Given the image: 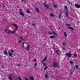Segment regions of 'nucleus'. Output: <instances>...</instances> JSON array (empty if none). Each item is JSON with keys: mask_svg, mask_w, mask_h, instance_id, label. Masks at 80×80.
I'll return each instance as SVG.
<instances>
[{"mask_svg": "<svg viewBox=\"0 0 80 80\" xmlns=\"http://www.w3.org/2000/svg\"><path fill=\"white\" fill-rule=\"evenodd\" d=\"M46 4V2H44V5L45 8H46L47 10H48V9H49V7H48V6L45 5Z\"/></svg>", "mask_w": 80, "mask_h": 80, "instance_id": "nucleus-1", "label": "nucleus"}, {"mask_svg": "<svg viewBox=\"0 0 80 80\" xmlns=\"http://www.w3.org/2000/svg\"><path fill=\"white\" fill-rule=\"evenodd\" d=\"M65 55L66 56H67L68 57H69V58H70V57H71L72 56V54H71V53H66Z\"/></svg>", "mask_w": 80, "mask_h": 80, "instance_id": "nucleus-2", "label": "nucleus"}, {"mask_svg": "<svg viewBox=\"0 0 80 80\" xmlns=\"http://www.w3.org/2000/svg\"><path fill=\"white\" fill-rule=\"evenodd\" d=\"M5 31L6 32H7V33H11V30H10L8 29H5Z\"/></svg>", "mask_w": 80, "mask_h": 80, "instance_id": "nucleus-3", "label": "nucleus"}, {"mask_svg": "<svg viewBox=\"0 0 80 80\" xmlns=\"http://www.w3.org/2000/svg\"><path fill=\"white\" fill-rule=\"evenodd\" d=\"M13 26H14V27H15V30H17L18 28V26H17V25H16V24H13Z\"/></svg>", "mask_w": 80, "mask_h": 80, "instance_id": "nucleus-4", "label": "nucleus"}, {"mask_svg": "<svg viewBox=\"0 0 80 80\" xmlns=\"http://www.w3.org/2000/svg\"><path fill=\"white\" fill-rule=\"evenodd\" d=\"M57 63L56 62H54L52 64V65L53 67H57Z\"/></svg>", "mask_w": 80, "mask_h": 80, "instance_id": "nucleus-5", "label": "nucleus"}, {"mask_svg": "<svg viewBox=\"0 0 80 80\" xmlns=\"http://www.w3.org/2000/svg\"><path fill=\"white\" fill-rule=\"evenodd\" d=\"M30 45H29V44H27V48L28 50H30Z\"/></svg>", "mask_w": 80, "mask_h": 80, "instance_id": "nucleus-6", "label": "nucleus"}, {"mask_svg": "<svg viewBox=\"0 0 80 80\" xmlns=\"http://www.w3.org/2000/svg\"><path fill=\"white\" fill-rule=\"evenodd\" d=\"M47 60V57L46 56L44 58V59H43V60L42 61V62H45V61H46V60Z\"/></svg>", "mask_w": 80, "mask_h": 80, "instance_id": "nucleus-7", "label": "nucleus"}, {"mask_svg": "<svg viewBox=\"0 0 80 80\" xmlns=\"http://www.w3.org/2000/svg\"><path fill=\"white\" fill-rule=\"evenodd\" d=\"M8 54L9 57H13V55H12V54L10 52H8Z\"/></svg>", "mask_w": 80, "mask_h": 80, "instance_id": "nucleus-8", "label": "nucleus"}, {"mask_svg": "<svg viewBox=\"0 0 80 80\" xmlns=\"http://www.w3.org/2000/svg\"><path fill=\"white\" fill-rule=\"evenodd\" d=\"M75 7L78 8H80V5L77 4H76L75 5Z\"/></svg>", "mask_w": 80, "mask_h": 80, "instance_id": "nucleus-9", "label": "nucleus"}, {"mask_svg": "<svg viewBox=\"0 0 80 80\" xmlns=\"http://www.w3.org/2000/svg\"><path fill=\"white\" fill-rule=\"evenodd\" d=\"M20 39L21 40H23V41H25V39L23 38L21 36H20L19 37Z\"/></svg>", "mask_w": 80, "mask_h": 80, "instance_id": "nucleus-10", "label": "nucleus"}, {"mask_svg": "<svg viewBox=\"0 0 80 80\" xmlns=\"http://www.w3.org/2000/svg\"><path fill=\"white\" fill-rule=\"evenodd\" d=\"M4 53L5 55H8V52H7V50H5L4 52Z\"/></svg>", "mask_w": 80, "mask_h": 80, "instance_id": "nucleus-11", "label": "nucleus"}, {"mask_svg": "<svg viewBox=\"0 0 80 80\" xmlns=\"http://www.w3.org/2000/svg\"><path fill=\"white\" fill-rule=\"evenodd\" d=\"M29 79L30 80H34V78L33 77H29Z\"/></svg>", "mask_w": 80, "mask_h": 80, "instance_id": "nucleus-12", "label": "nucleus"}, {"mask_svg": "<svg viewBox=\"0 0 80 80\" xmlns=\"http://www.w3.org/2000/svg\"><path fill=\"white\" fill-rule=\"evenodd\" d=\"M19 13H20V15H21L22 17H23V16H24V14L22 12H20Z\"/></svg>", "mask_w": 80, "mask_h": 80, "instance_id": "nucleus-13", "label": "nucleus"}, {"mask_svg": "<svg viewBox=\"0 0 80 80\" xmlns=\"http://www.w3.org/2000/svg\"><path fill=\"white\" fill-rule=\"evenodd\" d=\"M12 75L10 74L9 76V78L10 80H12Z\"/></svg>", "mask_w": 80, "mask_h": 80, "instance_id": "nucleus-14", "label": "nucleus"}, {"mask_svg": "<svg viewBox=\"0 0 80 80\" xmlns=\"http://www.w3.org/2000/svg\"><path fill=\"white\" fill-rule=\"evenodd\" d=\"M52 34L53 35H55L56 36H57V34H56V33H55V32L53 31L52 32Z\"/></svg>", "mask_w": 80, "mask_h": 80, "instance_id": "nucleus-15", "label": "nucleus"}, {"mask_svg": "<svg viewBox=\"0 0 80 80\" xmlns=\"http://www.w3.org/2000/svg\"><path fill=\"white\" fill-rule=\"evenodd\" d=\"M64 35L65 37H67V33L66 32H64Z\"/></svg>", "mask_w": 80, "mask_h": 80, "instance_id": "nucleus-16", "label": "nucleus"}, {"mask_svg": "<svg viewBox=\"0 0 80 80\" xmlns=\"http://www.w3.org/2000/svg\"><path fill=\"white\" fill-rule=\"evenodd\" d=\"M22 46V48H25V46L24 45V43H22L21 44Z\"/></svg>", "mask_w": 80, "mask_h": 80, "instance_id": "nucleus-17", "label": "nucleus"}, {"mask_svg": "<svg viewBox=\"0 0 80 80\" xmlns=\"http://www.w3.org/2000/svg\"><path fill=\"white\" fill-rule=\"evenodd\" d=\"M45 78L46 79H47L48 78V74H46L45 75Z\"/></svg>", "mask_w": 80, "mask_h": 80, "instance_id": "nucleus-18", "label": "nucleus"}, {"mask_svg": "<svg viewBox=\"0 0 80 80\" xmlns=\"http://www.w3.org/2000/svg\"><path fill=\"white\" fill-rule=\"evenodd\" d=\"M70 63L71 65H73V62L72 61H70Z\"/></svg>", "mask_w": 80, "mask_h": 80, "instance_id": "nucleus-19", "label": "nucleus"}, {"mask_svg": "<svg viewBox=\"0 0 80 80\" xmlns=\"http://www.w3.org/2000/svg\"><path fill=\"white\" fill-rule=\"evenodd\" d=\"M15 32V30H14L13 31H11V33H14Z\"/></svg>", "mask_w": 80, "mask_h": 80, "instance_id": "nucleus-20", "label": "nucleus"}, {"mask_svg": "<svg viewBox=\"0 0 80 80\" xmlns=\"http://www.w3.org/2000/svg\"><path fill=\"white\" fill-rule=\"evenodd\" d=\"M35 9L36 10V11L38 12V13L39 12V11L38 10V9L37 8H35Z\"/></svg>", "mask_w": 80, "mask_h": 80, "instance_id": "nucleus-21", "label": "nucleus"}, {"mask_svg": "<svg viewBox=\"0 0 80 80\" xmlns=\"http://www.w3.org/2000/svg\"><path fill=\"white\" fill-rule=\"evenodd\" d=\"M55 37V36H51L50 37V38H53Z\"/></svg>", "mask_w": 80, "mask_h": 80, "instance_id": "nucleus-22", "label": "nucleus"}, {"mask_svg": "<svg viewBox=\"0 0 80 80\" xmlns=\"http://www.w3.org/2000/svg\"><path fill=\"white\" fill-rule=\"evenodd\" d=\"M48 67V66H46L45 68H44V70H47V68Z\"/></svg>", "mask_w": 80, "mask_h": 80, "instance_id": "nucleus-23", "label": "nucleus"}, {"mask_svg": "<svg viewBox=\"0 0 80 80\" xmlns=\"http://www.w3.org/2000/svg\"><path fill=\"white\" fill-rule=\"evenodd\" d=\"M66 25V26H67V27H70V24H67L66 23L65 24Z\"/></svg>", "mask_w": 80, "mask_h": 80, "instance_id": "nucleus-24", "label": "nucleus"}, {"mask_svg": "<svg viewBox=\"0 0 80 80\" xmlns=\"http://www.w3.org/2000/svg\"><path fill=\"white\" fill-rule=\"evenodd\" d=\"M50 15L51 16V17H54V15L53 14H52V13H50Z\"/></svg>", "mask_w": 80, "mask_h": 80, "instance_id": "nucleus-25", "label": "nucleus"}, {"mask_svg": "<svg viewBox=\"0 0 80 80\" xmlns=\"http://www.w3.org/2000/svg\"><path fill=\"white\" fill-rule=\"evenodd\" d=\"M37 66V63H35L34 64V67L35 68H36Z\"/></svg>", "mask_w": 80, "mask_h": 80, "instance_id": "nucleus-26", "label": "nucleus"}, {"mask_svg": "<svg viewBox=\"0 0 80 80\" xmlns=\"http://www.w3.org/2000/svg\"><path fill=\"white\" fill-rule=\"evenodd\" d=\"M75 68L77 69H78V65H76Z\"/></svg>", "mask_w": 80, "mask_h": 80, "instance_id": "nucleus-27", "label": "nucleus"}, {"mask_svg": "<svg viewBox=\"0 0 80 80\" xmlns=\"http://www.w3.org/2000/svg\"><path fill=\"white\" fill-rule=\"evenodd\" d=\"M53 7L54 8H57L58 7L57 5H53Z\"/></svg>", "mask_w": 80, "mask_h": 80, "instance_id": "nucleus-28", "label": "nucleus"}, {"mask_svg": "<svg viewBox=\"0 0 80 80\" xmlns=\"http://www.w3.org/2000/svg\"><path fill=\"white\" fill-rule=\"evenodd\" d=\"M62 45H64V46H65V45H66V43H65V42H63L62 43Z\"/></svg>", "mask_w": 80, "mask_h": 80, "instance_id": "nucleus-29", "label": "nucleus"}, {"mask_svg": "<svg viewBox=\"0 0 80 80\" xmlns=\"http://www.w3.org/2000/svg\"><path fill=\"white\" fill-rule=\"evenodd\" d=\"M26 12L28 13H30V11H29V10H26Z\"/></svg>", "mask_w": 80, "mask_h": 80, "instance_id": "nucleus-30", "label": "nucleus"}, {"mask_svg": "<svg viewBox=\"0 0 80 80\" xmlns=\"http://www.w3.org/2000/svg\"><path fill=\"white\" fill-rule=\"evenodd\" d=\"M69 29H70V30H73V29L72 28H71V27H69Z\"/></svg>", "mask_w": 80, "mask_h": 80, "instance_id": "nucleus-31", "label": "nucleus"}, {"mask_svg": "<svg viewBox=\"0 0 80 80\" xmlns=\"http://www.w3.org/2000/svg\"><path fill=\"white\" fill-rule=\"evenodd\" d=\"M22 9H20L19 10V12H22Z\"/></svg>", "mask_w": 80, "mask_h": 80, "instance_id": "nucleus-32", "label": "nucleus"}, {"mask_svg": "<svg viewBox=\"0 0 80 80\" xmlns=\"http://www.w3.org/2000/svg\"><path fill=\"white\" fill-rule=\"evenodd\" d=\"M56 53H57L58 55V54H59V53H58V50L56 51Z\"/></svg>", "mask_w": 80, "mask_h": 80, "instance_id": "nucleus-33", "label": "nucleus"}, {"mask_svg": "<svg viewBox=\"0 0 80 80\" xmlns=\"http://www.w3.org/2000/svg\"><path fill=\"white\" fill-rule=\"evenodd\" d=\"M66 17H67V18H68V12H67L66 13Z\"/></svg>", "mask_w": 80, "mask_h": 80, "instance_id": "nucleus-34", "label": "nucleus"}, {"mask_svg": "<svg viewBox=\"0 0 80 80\" xmlns=\"http://www.w3.org/2000/svg\"><path fill=\"white\" fill-rule=\"evenodd\" d=\"M61 14H60L58 17L59 19H60L61 18Z\"/></svg>", "mask_w": 80, "mask_h": 80, "instance_id": "nucleus-35", "label": "nucleus"}, {"mask_svg": "<svg viewBox=\"0 0 80 80\" xmlns=\"http://www.w3.org/2000/svg\"><path fill=\"white\" fill-rule=\"evenodd\" d=\"M11 52L12 53H13V52H14V51L13 50H11Z\"/></svg>", "mask_w": 80, "mask_h": 80, "instance_id": "nucleus-36", "label": "nucleus"}, {"mask_svg": "<svg viewBox=\"0 0 80 80\" xmlns=\"http://www.w3.org/2000/svg\"><path fill=\"white\" fill-rule=\"evenodd\" d=\"M18 78L19 80H22V78H20V77H18Z\"/></svg>", "mask_w": 80, "mask_h": 80, "instance_id": "nucleus-37", "label": "nucleus"}, {"mask_svg": "<svg viewBox=\"0 0 80 80\" xmlns=\"http://www.w3.org/2000/svg\"><path fill=\"white\" fill-rule=\"evenodd\" d=\"M65 9H66V10L67 9V6H65Z\"/></svg>", "mask_w": 80, "mask_h": 80, "instance_id": "nucleus-38", "label": "nucleus"}, {"mask_svg": "<svg viewBox=\"0 0 80 80\" xmlns=\"http://www.w3.org/2000/svg\"><path fill=\"white\" fill-rule=\"evenodd\" d=\"M52 32H49V35H52Z\"/></svg>", "mask_w": 80, "mask_h": 80, "instance_id": "nucleus-39", "label": "nucleus"}, {"mask_svg": "<svg viewBox=\"0 0 80 80\" xmlns=\"http://www.w3.org/2000/svg\"><path fill=\"white\" fill-rule=\"evenodd\" d=\"M33 62H37V60H36L35 59H34L33 60Z\"/></svg>", "mask_w": 80, "mask_h": 80, "instance_id": "nucleus-40", "label": "nucleus"}, {"mask_svg": "<svg viewBox=\"0 0 80 80\" xmlns=\"http://www.w3.org/2000/svg\"><path fill=\"white\" fill-rule=\"evenodd\" d=\"M25 79H26V80H29L27 78L25 77Z\"/></svg>", "mask_w": 80, "mask_h": 80, "instance_id": "nucleus-41", "label": "nucleus"}, {"mask_svg": "<svg viewBox=\"0 0 80 80\" xmlns=\"http://www.w3.org/2000/svg\"><path fill=\"white\" fill-rule=\"evenodd\" d=\"M74 57H77V54H75L74 55Z\"/></svg>", "mask_w": 80, "mask_h": 80, "instance_id": "nucleus-42", "label": "nucleus"}, {"mask_svg": "<svg viewBox=\"0 0 80 80\" xmlns=\"http://www.w3.org/2000/svg\"><path fill=\"white\" fill-rule=\"evenodd\" d=\"M21 42H22V41H21V40H19L18 41V43H21Z\"/></svg>", "mask_w": 80, "mask_h": 80, "instance_id": "nucleus-43", "label": "nucleus"}, {"mask_svg": "<svg viewBox=\"0 0 80 80\" xmlns=\"http://www.w3.org/2000/svg\"><path fill=\"white\" fill-rule=\"evenodd\" d=\"M43 65H44V66L46 65V63H43Z\"/></svg>", "mask_w": 80, "mask_h": 80, "instance_id": "nucleus-44", "label": "nucleus"}, {"mask_svg": "<svg viewBox=\"0 0 80 80\" xmlns=\"http://www.w3.org/2000/svg\"><path fill=\"white\" fill-rule=\"evenodd\" d=\"M20 64H17V66H20Z\"/></svg>", "mask_w": 80, "mask_h": 80, "instance_id": "nucleus-45", "label": "nucleus"}, {"mask_svg": "<svg viewBox=\"0 0 80 80\" xmlns=\"http://www.w3.org/2000/svg\"><path fill=\"white\" fill-rule=\"evenodd\" d=\"M50 9L52 11V8H51Z\"/></svg>", "mask_w": 80, "mask_h": 80, "instance_id": "nucleus-46", "label": "nucleus"}, {"mask_svg": "<svg viewBox=\"0 0 80 80\" xmlns=\"http://www.w3.org/2000/svg\"><path fill=\"white\" fill-rule=\"evenodd\" d=\"M21 1H22V2H23V0H21Z\"/></svg>", "mask_w": 80, "mask_h": 80, "instance_id": "nucleus-47", "label": "nucleus"}, {"mask_svg": "<svg viewBox=\"0 0 80 80\" xmlns=\"http://www.w3.org/2000/svg\"><path fill=\"white\" fill-rule=\"evenodd\" d=\"M33 25H35L34 24H33Z\"/></svg>", "mask_w": 80, "mask_h": 80, "instance_id": "nucleus-48", "label": "nucleus"}, {"mask_svg": "<svg viewBox=\"0 0 80 80\" xmlns=\"http://www.w3.org/2000/svg\"><path fill=\"white\" fill-rule=\"evenodd\" d=\"M59 29H60V27L59 28Z\"/></svg>", "mask_w": 80, "mask_h": 80, "instance_id": "nucleus-49", "label": "nucleus"}, {"mask_svg": "<svg viewBox=\"0 0 80 80\" xmlns=\"http://www.w3.org/2000/svg\"><path fill=\"white\" fill-rule=\"evenodd\" d=\"M3 6L4 7H5V5H3Z\"/></svg>", "mask_w": 80, "mask_h": 80, "instance_id": "nucleus-50", "label": "nucleus"}, {"mask_svg": "<svg viewBox=\"0 0 80 80\" xmlns=\"http://www.w3.org/2000/svg\"><path fill=\"white\" fill-rule=\"evenodd\" d=\"M12 55H13V54H12Z\"/></svg>", "mask_w": 80, "mask_h": 80, "instance_id": "nucleus-51", "label": "nucleus"}]
</instances>
